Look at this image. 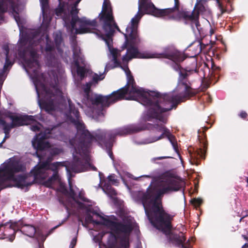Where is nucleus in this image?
I'll list each match as a JSON object with an SVG mask.
<instances>
[{"instance_id":"nucleus-25","label":"nucleus","mask_w":248,"mask_h":248,"mask_svg":"<svg viewBox=\"0 0 248 248\" xmlns=\"http://www.w3.org/2000/svg\"><path fill=\"white\" fill-rule=\"evenodd\" d=\"M75 242H76V240H74V239H73V240H72V244H75Z\"/></svg>"},{"instance_id":"nucleus-19","label":"nucleus","mask_w":248,"mask_h":248,"mask_svg":"<svg viewBox=\"0 0 248 248\" xmlns=\"http://www.w3.org/2000/svg\"><path fill=\"white\" fill-rule=\"evenodd\" d=\"M5 76L4 75L3 72L0 73V86L2 85L3 82L5 79Z\"/></svg>"},{"instance_id":"nucleus-4","label":"nucleus","mask_w":248,"mask_h":248,"mask_svg":"<svg viewBox=\"0 0 248 248\" xmlns=\"http://www.w3.org/2000/svg\"><path fill=\"white\" fill-rule=\"evenodd\" d=\"M174 1L175 7L174 8L157 9L151 2V0H139L138 12L131 19L124 34L130 49L134 48L135 45L140 42L138 32V25L140 19L145 14H150L157 17L174 19L184 18L189 19L192 21V26L194 25L199 30V14L180 12L176 6L178 0H174Z\"/></svg>"},{"instance_id":"nucleus-3","label":"nucleus","mask_w":248,"mask_h":248,"mask_svg":"<svg viewBox=\"0 0 248 248\" xmlns=\"http://www.w3.org/2000/svg\"><path fill=\"white\" fill-rule=\"evenodd\" d=\"M120 176L127 187L132 179L137 181L152 179L146 192L144 194L140 192L135 193L132 195L133 198L137 200L135 197L137 195L141 197L142 205L150 222L165 233L170 244L180 248H188V241L184 243L186 238L183 234L180 232L177 235L172 231L170 225L172 217L163 210L161 205L163 196L178 190L184 186L183 181L168 173L159 176L150 174L136 177L127 172H123Z\"/></svg>"},{"instance_id":"nucleus-8","label":"nucleus","mask_w":248,"mask_h":248,"mask_svg":"<svg viewBox=\"0 0 248 248\" xmlns=\"http://www.w3.org/2000/svg\"><path fill=\"white\" fill-rule=\"evenodd\" d=\"M74 62L72 63V72H76L81 78L84 77L86 72V63L83 56L80 53V48L78 46H73Z\"/></svg>"},{"instance_id":"nucleus-12","label":"nucleus","mask_w":248,"mask_h":248,"mask_svg":"<svg viewBox=\"0 0 248 248\" xmlns=\"http://www.w3.org/2000/svg\"><path fill=\"white\" fill-rule=\"evenodd\" d=\"M190 154V162L192 164L198 165L199 164V159L204 157L205 150L204 148L194 149L192 152L189 150Z\"/></svg>"},{"instance_id":"nucleus-18","label":"nucleus","mask_w":248,"mask_h":248,"mask_svg":"<svg viewBox=\"0 0 248 248\" xmlns=\"http://www.w3.org/2000/svg\"><path fill=\"white\" fill-rule=\"evenodd\" d=\"M217 3V6L221 12V14H222L224 13V12L225 11V10L223 9V6L219 2V0H216Z\"/></svg>"},{"instance_id":"nucleus-22","label":"nucleus","mask_w":248,"mask_h":248,"mask_svg":"<svg viewBox=\"0 0 248 248\" xmlns=\"http://www.w3.org/2000/svg\"><path fill=\"white\" fill-rule=\"evenodd\" d=\"M108 155L110 157V158L113 159L112 153L110 151H108Z\"/></svg>"},{"instance_id":"nucleus-6","label":"nucleus","mask_w":248,"mask_h":248,"mask_svg":"<svg viewBox=\"0 0 248 248\" xmlns=\"http://www.w3.org/2000/svg\"><path fill=\"white\" fill-rule=\"evenodd\" d=\"M25 167L17 157H13L4 162L0 166V188L10 186L8 182L13 183V186L23 188L31 185L28 177L24 175H16L18 172L24 171Z\"/></svg>"},{"instance_id":"nucleus-15","label":"nucleus","mask_w":248,"mask_h":248,"mask_svg":"<svg viewBox=\"0 0 248 248\" xmlns=\"http://www.w3.org/2000/svg\"><path fill=\"white\" fill-rule=\"evenodd\" d=\"M202 202V200L201 198H195L192 200L191 203L195 207L200 206Z\"/></svg>"},{"instance_id":"nucleus-2","label":"nucleus","mask_w":248,"mask_h":248,"mask_svg":"<svg viewBox=\"0 0 248 248\" xmlns=\"http://www.w3.org/2000/svg\"><path fill=\"white\" fill-rule=\"evenodd\" d=\"M47 0H0V20L2 13L9 11L14 15L20 30L19 51L24 50V66L27 72H39L36 41L46 38V58L54 57L55 49L49 46L46 28L50 18L46 15Z\"/></svg>"},{"instance_id":"nucleus-21","label":"nucleus","mask_w":248,"mask_h":248,"mask_svg":"<svg viewBox=\"0 0 248 248\" xmlns=\"http://www.w3.org/2000/svg\"><path fill=\"white\" fill-rule=\"evenodd\" d=\"M244 238L247 241V242H246L244 245H243L242 247V248H247L248 247V238L247 237L245 236H243Z\"/></svg>"},{"instance_id":"nucleus-23","label":"nucleus","mask_w":248,"mask_h":248,"mask_svg":"<svg viewBox=\"0 0 248 248\" xmlns=\"http://www.w3.org/2000/svg\"><path fill=\"white\" fill-rule=\"evenodd\" d=\"M215 31L213 29H211L210 31V35H212L214 33Z\"/></svg>"},{"instance_id":"nucleus-1","label":"nucleus","mask_w":248,"mask_h":248,"mask_svg":"<svg viewBox=\"0 0 248 248\" xmlns=\"http://www.w3.org/2000/svg\"><path fill=\"white\" fill-rule=\"evenodd\" d=\"M59 7L56 10V14L61 16L64 22V26L72 33L83 34L90 32L95 33L103 40L108 46V56L113 62L112 64L107 63L105 71L117 67H121L127 77V84L121 90L113 92L108 96L89 93L91 83H87L84 87L87 101L84 107L86 114L95 117L96 114H103L101 112L102 107L108 106L115 102L124 99L136 100L146 107L143 117L145 120H159L166 123L167 117L164 112L171 110L176 102L182 101L184 98V70H181L179 63L184 61V54L177 50H173L167 55V58L174 63L173 68L180 70V79L176 89L168 94H159L155 92H147L136 86L131 75L127 64L133 58H156L162 57L158 53L146 52H140L137 48L138 44L134 48H130L125 37L123 48L127 49L126 54L120 58L121 51L112 46V36L116 29H119L113 19L112 9L108 0H104L101 13L99 14V24L96 20H89L86 17L78 18L77 6L81 0H58Z\"/></svg>"},{"instance_id":"nucleus-16","label":"nucleus","mask_w":248,"mask_h":248,"mask_svg":"<svg viewBox=\"0 0 248 248\" xmlns=\"http://www.w3.org/2000/svg\"><path fill=\"white\" fill-rule=\"evenodd\" d=\"M105 78L104 74H101L98 75L97 74H95L93 76V80L95 82H97L98 81L101 80Z\"/></svg>"},{"instance_id":"nucleus-5","label":"nucleus","mask_w":248,"mask_h":248,"mask_svg":"<svg viewBox=\"0 0 248 248\" xmlns=\"http://www.w3.org/2000/svg\"><path fill=\"white\" fill-rule=\"evenodd\" d=\"M12 124L10 125L9 129L15 126H20L22 125L32 124L31 129L32 131L36 132L41 130V133L36 136L32 140V144L34 149L37 151L46 150L52 155H56L62 152V150L61 148L51 146L46 139L52 137V133L56 131L54 128L50 130L49 129H46L43 132L41 125L36 123L34 117L26 115L16 114L10 116Z\"/></svg>"},{"instance_id":"nucleus-20","label":"nucleus","mask_w":248,"mask_h":248,"mask_svg":"<svg viewBox=\"0 0 248 248\" xmlns=\"http://www.w3.org/2000/svg\"><path fill=\"white\" fill-rule=\"evenodd\" d=\"M239 116L240 117H241L242 118H243V119H245L246 118L247 116V114L246 112L245 111H242L239 114Z\"/></svg>"},{"instance_id":"nucleus-13","label":"nucleus","mask_w":248,"mask_h":248,"mask_svg":"<svg viewBox=\"0 0 248 248\" xmlns=\"http://www.w3.org/2000/svg\"><path fill=\"white\" fill-rule=\"evenodd\" d=\"M14 47V46L12 45H6L3 46L2 47L4 54L6 56L5 63L3 67L4 70H6L8 66H11L13 63L11 60L13 59L11 56L12 53H15Z\"/></svg>"},{"instance_id":"nucleus-29","label":"nucleus","mask_w":248,"mask_h":248,"mask_svg":"<svg viewBox=\"0 0 248 248\" xmlns=\"http://www.w3.org/2000/svg\"><path fill=\"white\" fill-rule=\"evenodd\" d=\"M15 57V54L14 55V58Z\"/></svg>"},{"instance_id":"nucleus-27","label":"nucleus","mask_w":248,"mask_h":248,"mask_svg":"<svg viewBox=\"0 0 248 248\" xmlns=\"http://www.w3.org/2000/svg\"><path fill=\"white\" fill-rule=\"evenodd\" d=\"M37 155L38 156V157H39V158H40V156H39L38 154H37ZM41 158H40V160H41Z\"/></svg>"},{"instance_id":"nucleus-26","label":"nucleus","mask_w":248,"mask_h":248,"mask_svg":"<svg viewBox=\"0 0 248 248\" xmlns=\"http://www.w3.org/2000/svg\"><path fill=\"white\" fill-rule=\"evenodd\" d=\"M79 217V219L80 220V221H82V218L80 217Z\"/></svg>"},{"instance_id":"nucleus-11","label":"nucleus","mask_w":248,"mask_h":248,"mask_svg":"<svg viewBox=\"0 0 248 248\" xmlns=\"http://www.w3.org/2000/svg\"><path fill=\"white\" fill-rule=\"evenodd\" d=\"M101 173H99V175L100 179V184L98 186L101 187L103 191L110 198L114 199L113 196H115L116 193L115 191L111 187L110 184L113 185L117 186L118 184V180L115 179L114 175H110L108 177V181H105L103 182L102 180Z\"/></svg>"},{"instance_id":"nucleus-28","label":"nucleus","mask_w":248,"mask_h":248,"mask_svg":"<svg viewBox=\"0 0 248 248\" xmlns=\"http://www.w3.org/2000/svg\"><path fill=\"white\" fill-rule=\"evenodd\" d=\"M247 183H248V178L247 179Z\"/></svg>"},{"instance_id":"nucleus-17","label":"nucleus","mask_w":248,"mask_h":248,"mask_svg":"<svg viewBox=\"0 0 248 248\" xmlns=\"http://www.w3.org/2000/svg\"><path fill=\"white\" fill-rule=\"evenodd\" d=\"M4 130V133L5 134V137H4V139L0 143V144H2L5 141L6 139L9 138V129H7V127L5 126Z\"/></svg>"},{"instance_id":"nucleus-24","label":"nucleus","mask_w":248,"mask_h":248,"mask_svg":"<svg viewBox=\"0 0 248 248\" xmlns=\"http://www.w3.org/2000/svg\"><path fill=\"white\" fill-rule=\"evenodd\" d=\"M167 157H166V156H160V157H157L155 159H163V158H166Z\"/></svg>"},{"instance_id":"nucleus-7","label":"nucleus","mask_w":248,"mask_h":248,"mask_svg":"<svg viewBox=\"0 0 248 248\" xmlns=\"http://www.w3.org/2000/svg\"><path fill=\"white\" fill-rule=\"evenodd\" d=\"M147 128L152 130L151 136L144 140L136 141L137 144L141 145L153 143L163 139L165 136L168 138L174 150L178 154L182 161V159L178 154V146L176 139L170 134L169 129H166L162 124L159 125L158 124L154 125L149 124Z\"/></svg>"},{"instance_id":"nucleus-9","label":"nucleus","mask_w":248,"mask_h":248,"mask_svg":"<svg viewBox=\"0 0 248 248\" xmlns=\"http://www.w3.org/2000/svg\"><path fill=\"white\" fill-rule=\"evenodd\" d=\"M18 230L25 235L31 238H34L37 241H43L45 237L42 232L30 224L24 223L22 221H18Z\"/></svg>"},{"instance_id":"nucleus-10","label":"nucleus","mask_w":248,"mask_h":248,"mask_svg":"<svg viewBox=\"0 0 248 248\" xmlns=\"http://www.w3.org/2000/svg\"><path fill=\"white\" fill-rule=\"evenodd\" d=\"M18 222H7L0 225V239H7L12 242L15 239L16 231L18 230Z\"/></svg>"},{"instance_id":"nucleus-14","label":"nucleus","mask_w":248,"mask_h":248,"mask_svg":"<svg viewBox=\"0 0 248 248\" xmlns=\"http://www.w3.org/2000/svg\"><path fill=\"white\" fill-rule=\"evenodd\" d=\"M54 41L58 52L61 54V46H62V33L56 32L54 34Z\"/></svg>"}]
</instances>
